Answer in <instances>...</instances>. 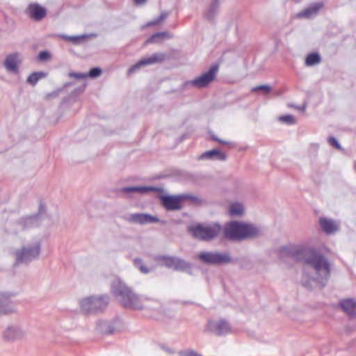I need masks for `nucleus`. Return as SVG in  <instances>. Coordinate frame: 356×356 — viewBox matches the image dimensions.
Returning <instances> with one entry per match:
<instances>
[{
	"instance_id": "nucleus-1",
	"label": "nucleus",
	"mask_w": 356,
	"mask_h": 356,
	"mask_svg": "<svg viewBox=\"0 0 356 356\" xmlns=\"http://www.w3.org/2000/svg\"><path fill=\"white\" fill-rule=\"evenodd\" d=\"M281 254L302 260L305 264L302 274V283L312 286V282L324 284L330 276L331 265L327 259L306 245L289 244L280 248Z\"/></svg>"
},
{
	"instance_id": "nucleus-2",
	"label": "nucleus",
	"mask_w": 356,
	"mask_h": 356,
	"mask_svg": "<svg viewBox=\"0 0 356 356\" xmlns=\"http://www.w3.org/2000/svg\"><path fill=\"white\" fill-rule=\"evenodd\" d=\"M111 292L126 308L133 309L149 308V300H143L120 279L113 280L111 284Z\"/></svg>"
},
{
	"instance_id": "nucleus-3",
	"label": "nucleus",
	"mask_w": 356,
	"mask_h": 356,
	"mask_svg": "<svg viewBox=\"0 0 356 356\" xmlns=\"http://www.w3.org/2000/svg\"><path fill=\"white\" fill-rule=\"evenodd\" d=\"M260 229L250 224L232 222L225 227V236L231 240L241 241L253 238L260 234Z\"/></svg>"
},
{
	"instance_id": "nucleus-4",
	"label": "nucleus",
	"mask_w": 356,
	"mask_h": 356,
	"mask_svg": "<svg viewBox=\"0 0 356 356\" xmlns=\"http://www.w3.org/2000/svg\"><path fill=\"white\" fill-rule=\"evenodd\" d=\"M189 232L195 238L209 241L219 236L222 231V227L216 223L195 224L188 227Z\"/></svg>"
},
{
	"instance_id": "nucleus-5",
	"label": "nucleus",
	"mask_w": 356,
	"mask_h": 356,
	"mask_svg": "<svg viewBox=\"0 0 356 356\" xmlns=\"http://www.w3.org/2000/svg\"><path fill=\"white\" fill-rule=\"evenodd\" d=\"M108 305V297L104 295L86 296L79 300L80 309L86 314L102 312Z\"/></svg>"
},
{
	"instance_id": "nucleus-6",
	"label": "nucleus",
	"mask_w": 356,
	"mask_h": 356,
	"mask_svg": "<svg viewBox=\"0 0 356 356\" xmlns=\"http://www.w3.org/2000/svg\"><path fill=\"white\" fill-rule=\"evenodd\" d=\"M41 250V241L35 239L33 242L28 243L22 248L15 252V256L17 263L28 264L38 258Z\"/></svg>"
},
{
	"instance_id": "nucleus-7",
	"label": "nucleus",
	"mask_w": 356,
	"mask_h": 356,
	"mask_svg": "<svg viewBox=\"0 0 356 356\" xmlns=\"http://www.w3.org/2000/svg\"><path fill=\"white\" fill-rule=\"evenodd\" d=\"M163 206L168 210H179L182 207V202L189 200L195 204H200L202 200L197 196L187 193L178 195H163L161 197Z\"/></svg>"
},
{
	"instance_id": "nucleus-8",
	"label": "nucleus",
	"mask_w": 356,
	"mask_h": 356,
	"mask_svg": "<svg viewBox=\"0 0 356 356\" xmlns=\"http://www.w3.org/2000/svg\"><path fill=\"white\" fill-rule=\"evenodd\" d=\"M29 337L28 330L19 323L8 325L2 332V338L7 342H16L26 340Z\"/></svg>"
},
{
	"instance_id": "nucleus-9",
	"label": "nucleus",
	"mask_w": 356,
	"mask_h": 356,
	"mask_svg": "<svg viewBox=\"0 0 356 356\" xmlns=\"http://www.w3.org/2000/svg\"><path fill=\"white\" fill-rule=\"evenodd\" d=\"M232 331L231 325L224 319L209 320L204 329L205 333H210L217 336L228 334Z\"/></svg>"
},
{
	"instance_id": "nucleus-10",
	"label": "nucleus",
	"mask_w": 356,
	"mask_h": 356,
	"mask_svg": "<svg viewBox=\"0 0 356 356\" xmlns=\"http://www.w3.org/2000/svg\"><path fill=\"white\" fill-rule=\"evenodd\" d=\"M199 259L209 264H226L232 261V258L228 253L219 252H202L198 255Z\"/></svg>"
},
{
	"instance_id": "nucleus-11",
	"label": "nucleus",
	"mask_w": 356,
	"mask_h": 356,
	"mask_svg": "<svg viewBox=\"0 0 356 356\" xmlns=\"http://www.w3.org/2000/svg\"><path fill=\"white\" fill-rule=\"evenodd\" d=\"M23 59V55L19 52L10 53L6 56L3 66L8 74L17 75L19 73Z\"/></svg>"
},
{
	"instance_id": "nucleus-12",
	"label": "nucleus",
	"mask_w": 356,
	"mask_h": 356,
	"mask_svg": "<svg viewBox=\"0 0 356 356\" xmlns=\"http://www.w3.org/2000/svg\"><path fill=\"white\" fill-rule=\"evenodd\" d=\"M218 70V67L217 65H213L207 72L202 74L194 79L186 82V85L195 86L198 88L207 87L214 80Z\"/></svg>"
},
{
	"instance_id": "nucleus-13",
	"label": "nucleus",
	"mask_w": 356,
	"mask_h": 356,
	"mask_svg": "<svg viewBox=\"0 0 356 356\" xmlns=\"http://www.w3.org/2000/svg\"><path fill=\"white\" fill-rule=\"evenodd\" d=\"M165 58V54L163 53H155L148 57L144 58L140 60L137 63L132 65L128 70V74L131 75V74L136 72L140 67L153 65L155 63H159L163 61Z\"/></svg>"
},
{
	"instance_id": "nucleus-14",
	"label": "nucleus",
	"mask_w": 356,
	"mask_h": 356,
	"mask_svg": "<svg viewBox=\"0 0 356 356\" xmlns=\"http://www.w3.org/2000/svg\"><path fill=\"white\" fill-rule=\"evenodd\" d=\"M160 260L162 264L177 270H187L190 268V264L186 261L177 257H161Z\"/></svg>"
},
{
	"instance_id": "nucleus-15",
	"label": "nucleus",
	"mask_w": 356,
	"mask_h": 356,
	"mask_svg": "<svg viewBox=\"0 0 356 356\" xmlns=\"http://www.w3.org/2000/svg\"><path fill=\"white\" fill-rule=\"evenodd\" d=\"M129 220L139 225H145L149 223L158 222L159 218L156 216L147 213H132L129 216Z\"/></svg>"
},
{
	"instance_id": "nucleus-16",
	"label": "nucleus",
	"mask_w": 356,
	"mask_h": 356,
	"mask_svg": "<svg viewBox=\"0 0 356 356\" xmlns=\"http://www.w3.org/2000/svg\"><path fill=\"white\" fill-rule=\"evenodd\" d=\"M339 305L343 311L352 318H356V298H344L340 300Z\"/></svg>"
},
{
	"instance_id": "nucleus-17",
	"label": "nucleus",
	"mask_w": 356,
	"mask_h": 356,
	"mask_svg": "<svg viewBox=\"0 0 356 356\" xmlns=\"http://www.w3.org/2000/svg\"><path fill=\"white\" fill-rule=\"evenodd\" d=\"M27 12L29 15L36 21H40L46 15V10L38 3H31L29 6Z\"/></svg>"
},
{
	"instance_id": "nucleus-18",
	"label": "nucleus",
	"mask_w": 356,
	"mask_h": 356,
	"mask_svg": "<svg viewBox=\"0 0 356 356\" xmlns=\"http://www.w3.org/2000/svg\"><path fill=\"white\" fill-rule=\"evenodd\" d=\"M322 3H314L305 8L302 12L296 14L298 18H312L316 16L319 10L323 7Z\"/></svg>"
},
{
	"instance_id": "nucleus-19",
	"label": "nucleus",
	"mask_w": 356,
	"mask_h": 356,
	"mask_svg": "<svg viewBox=\"0 0 356 356\" xmlns=\"http://www.w3.org/2000/svg\"><path fill=\"white\" fill-rule=\"evenodd\" d=\"M199 159L225 161L226 159V154L219 149H214L202 153L199 156Z\"/></svg>"
},
{
	"instance_id": "nucleus-20",
	"label": "nucleus",
	"mask_w": 356,
	"mask_h": 356,
	"mask_svg": "<svg viewBox=\"0 0 356 356\" xmlns=\"http://www.w3.org/2000/svg\"><path fill=\"white\" fill-rule=\"evenodd\" d=\"M321 229L327 234H332L338 230L339 224L332 219L322 218L319 220Z\"/></svg>"
},
{
	"instance_id": "nucleus-21",
	"label": "nucleus",
	"mask_w": 356,
	"mask_h": 356,
	"mask_svg": "<svg viewBox=\"0 0 356 356\" xmlns=\"http://www.w3.org/2000/svg\"><path fill=\"white\" fill-rule=\"evenodd\" d=\"M159 189L152 186H136V187H127L123 189L124 192L133 193L136 192L141 194L147 193L151 191H157Z\"/></svg>"
},
{
	"instance_id": "nucleus-22",
	"label": "nucleus",
	"mask_w": 356,
	"mask_h": 356,
	"mask_svg": "<svg viewBox=\"0 0 356 356\" xmlns=\"http://www.w3.org/2000/svg\"><path fill=\"white\" fill-rule=\"evenodd\" d=\"M38 221L39 216L35 215L23 218L20 221V224L22 225L23 227L28 228L34 226H38L39 225Z\"/></svg>"
},
{
	"instance_id": "nucleus-23",
	"label": "nucleus",
	"mask_w": 356,
	"mask_h": 356,
	"mask_svg": "<svg viewBox=\"0 0 356 356\" xmlns=\"http://www.w3.org/2000/svg\"><path fill=\"white\" fill-rule=\"evenodd\" d=\"M229 213L232 216H241L244 213V207L240 202H232L229 206Z\"/></svg>"
},
{
	"instance_id": "nucleus-24",
	"label": "nucleus",
	"mask_w": 356,
	"mask_h": 356,
	"mask_svg": "<svg viewBox=\"0 0 356 356\" xmlns=\"http://www.w3.org/2000/svg\"><path fill=\"white\" fill-rule=\"evenodd\" d=\"M46 76L47 74L43 72H33L27 78V83L32 86H35L40 79L46 77Z\"/></svg>"
},
{
	"instance_id": "nucleus-25",
	"label": "nucleus",
	"mask_w": 356,
	"mask_h": 356,
	"mask_svg": "<svg viewBox=\"0 0 356 356\" xmlns=\"http://www.w3.org/2000/svg\"><path fill=\"white\" fill-rule=\"evenodd\" d=\"M171 38V35L167 31L157 33H155L153 35H152V37L149 38L146 41V42L147 43H154V42H159V40H162L165 38Z\"/></svg>"
},
{
	"instance_id": "nucleus-26",
	"label": "nucleus",
	"mask_w": 356,
	"mask_h": 356,
	"mask_svg": "<svg viewBox=\"0 0 356 356\" xmlns=\"http://www.w3.org/2000/svg\"><path fill=\"white\" fill-rule=\"evenodd\" d=\"M88 37V35H86V34H82V35H73V36L65 35H61L62 38L65 39L67 41L71 42L74 44H79L82 40L87 38Z\"/></svg>"
},
{
	"instance_id": "nucleus-27",
	"label": "nucleus",
	"mask_w": 356,
	"mask_h": 356,
	"mask_svg": "<svg viewBox=\"0 0 356 356\" xmlns=\"http://www.w3.org/2000/svg\"><path fill=\"white\" fill-rule=\"evenodd\" d=\"M321 62V57L318 54L314 53L308 55L305 59V64L307 66H313Z\"/></svg>"
},
{
	"instance_id": "nucleus-28",
	"label": "nucleus",
	"mask_w": 356,
	"mask_h": 356,
	"mask_svg": "<svg viewBox=\"0 0 356 356\" xmlns=\"http://www.w3.org/2000/svg\"><path fill=\"white\" fill-rule=\"evenodd\" d=\"M279 120L282 123L286 124H294L296 123V120L292 115H285L280 116Z\"/></svg>"
},
{
	"instance_id": "nucleus-29",
	"label": "nucleus",
	"mask_w": 356,
	"mask_h": 356,
	"mask_svg": "<svg viewBox=\"0 0 356 356\" xmlns=\"http://www.w3.org/2000/svg\"><path fill=\"white\" fill-rule=\"evenodd\" d=\"M134 264L136 268H138L143 273H148L150 271V269L147 268L143 264L142 260L140 259H135L134 260Z\"/></svg>"
},
{
	"instance_id": "nucleus-30",
	"label": "nucleus",
	"mask_w": 356,
	"mask_h": 356,
	"mask_svg": "<svg viewBox=\"0 0 356 356\" xmlns=\"http://www.w3.org/2000/svg\"><path fill=\"white\" fill-rule=\"evenodd\" d=\"M179 356H203L193 349H186L178 352Z\"/></svg>"
},
{
	"instance_id": "nucleus-31",
	"label": "nucleus",
	"mask_w": 356,
	"mask_h": 356,
	"mask_svg": "<svg viewBox=\"0 0 356 356\" xmlns=\"http://www.w3.org/2000/svg\"><path fill=\"white\" fill-rule=\"evenodd\" d=\"M272 88L268 85H261L258 86H255L252 88V92H257L259 90L262 91L265 94H268L271 91Z\"/></svg>"
},
{
	"instance_id": "nucleus-32",
	"label": "nucleus",
	"mask_w": 356,
	"mask_h": 356,
	"mask_svg": "<svg viewBox=\"0 0 356 356\" xmlns=\"http://www.w3.org/2000/svg\"><path fill=\"white\" fill-rule=\"evenodd\" d=\"M167 16H168L167 13H163L161 14V15L156 19L149 22L146 26H149L156 25V24L160 23L161 22H162L163 20H164L167 17Z\"/></svg>"
},
{
	"instance_id": "nucleus-33",
	"label": "nucleus",
	"mask_w": 356,
	"mask_h": 356,
	"mask_svg": "<svg viewBox=\"0 0 356 356\" xmlns=\"http://www.w3.org/2000/svg\"><path fill=\"white\" fill-rule=\"evenodd\" d=\"M102 72V70L99 67L92 68L89 71V72L88 74V76L92 77V78L98 77L99 76L101 75Z\"/></svg>"
},
{
	"instance_id": "nucleus-34",
	"label": "nucleus",
	"mask_w": 356,
	"mask_h": 356,
	"mask_svg": "<svg viewBox=\"0 0 356 356\" xmlns=\"http://www.w3.org/2000/svg\"><path fill=\"white\" fill-rule=\"evenodd\" d=\"M69 76L71 78H75L77 79H84L88 77V74L86 73H76V72H70L69 74Z\"/></svg>"
},
{
	"instance_id": "nucleus-35",
	"label": "nucleus",
	"mask_w": 356,
	"mask_h": 356,
	"mask_svg": "<svg viewBox=\"0 0 356 356\" xmlns=\"http://www.w3.org/2000/svg\"><path fill=\"white\" fill-rule=\"evenodd\" d=\"M328 141H329V143L330 145L334 146V147H336L338 149H341V147L340 144L339 143V142L337 141V140L335 138L330 137L328 139Z\"/></svg>"
},
{
	"instance_id": "nucleus-36",
	"label": "nucleus",
	"mask_w": 356,
	"mask_h": 356,
	"mask_svg": "<svg viewBox=\"0 0 356 356\" xmlns=\"http://www.w3.org/2000/svg\"><path fill=\"white\" fill-rule=\"evenodd\" d=\"M51 55L48 51H44L40 52L38 54V59L40 60H47L50 58Z\"/></svg>"
},
{
	"instance_id": "nucleus-37",
	"label": "nucleus",
	"mask_w": 356,
	"mask_h": 356,
	"mask_svg": "<svg viewBox=\"0 0 356 356\" xmlns=\"http://www.w3.org/2000/svg\"><path fill=\"white\" fill-rule=\"evenodd\" d=\"M211 138H212V139L213 140L218 141V143H220L221 144L231 145V143L225 141V140H220V138L216 137L213 135H211Z\"/></svg>"
},
{
	"instance_id": "nucleus-38",
	"label": "nucleus",
	"mask_w": 356,
	"mask_h": 356,
	"mask_svg": "<svg viewBox=\"0 0 356 356\" xmlns=\"http://www.w3.org/2000/svg\"><path fill=\"white\" fill-rule=\"evenodd\" d=\"M12 312H13L10 309H0V315L9 314V313H12Z\"/></svg>"
},
{
	"instance_id": "nucleus-39",
	"label": "nucleus",
	"mask_w": 356,
	"mask_h": 356,
	"mask_svg": "<svg viewBox=\"0 0 356 356\" xmlns=\"http://www.w3.org/2000/svg\"><path fill=\"white\" fill-rule=\"evenodd\" d=\"M134 1L136 4L140 5L145 3L147 0H134Z\"/></svg>"
},
{
	"instance_id": "nucleus-40",
	"label": "nucleus",
	"mask_w": 356,
	"mask_h": 356,
	"mask_svg": "<svg viewBox=\"0 0 356 356\" xmlns=\"http://www.w3.org/2000/svg\"><path fill=\"white\" fill-rule=\"evenodd\" d=\"M165 350H166V352H167L168 353H170V354H171V353H173V351H172V350H171L170 348H167Z\"/></svg>"
},
{
	"instance_id": "nucleus-41",
	"label": "nucleus",
	"mask_w": 356,
	"mask_h": 356,
	"mask_svg": "<svg viewBox=\"0 0 356 356\" xmlns=\"http://www.w3.org/2000/svg\"><path fill=\"white\" fill-rule=\"evenodd\" d=\"M206 16H207V18H211L212 17V15L211 14L210 15L209 13H207Z\"/></svg>"
}]
</instances>
